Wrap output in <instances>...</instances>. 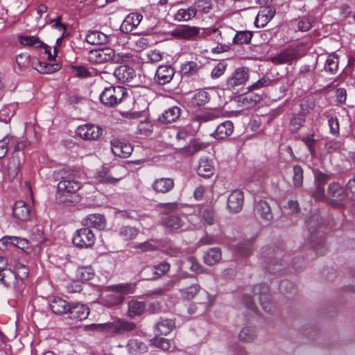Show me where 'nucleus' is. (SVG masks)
Here are the masks:
<instances>
[{"mask_svg": "<svg viewBox=\"0 0 355 355\" xmlns=\"http://www.w3.org/2000/svg\"><path fill=\"white\" fill-rule=\"evenodd\" d=\"M222 257L221 251L218 248H212L208 250L204 254V262L209 265L213 266L218 263Z\"/></svg>", "mask_w": 355, "mask_h": 355, "instance_id": "nucleus-37", "label": "nucleus"}, {"mask_svg": "<svg viewBox=\"0 0 355 355\" xmlns=\"http://www.w3.org/2000/svg\"><path fill=\"white\" fill-rule=\"evenodd\" d=\"M84 329L87 331H92L111 334L110 322L87 324L84 327Z\"/></svg>", "mask_w": 355, "mask_h": 355, "instance_id": "nucleus-50", "label": "nucleus"}, {"mask_svg": "<svg viewBox=\"0 0 355 355\" xmlns=\"http://www.w3.org/2000/svg\"><path fill=\"white\" fill-rule=\"evenodd\" d=\"M13 217L20 221H27L31 217V208L24 201H17L12 209Z\"/></svg>", "mask_w": 355, "mask_h": 355, "instance_id": "nucleus-17", "label": "nucleus"}, {"mask_svg": "<svg viewBox=\"0 0 355 355\" xmlns=\"http://www.w3.org/2000/svg\"><path fill=\"white\" fill-rule=\"evenodd\" d=\"M69 305L67 301L59 297H54L49 302L51 309L57 314L67 313Z\"/></svg>", "mask_w": 355, "mask_h": 355, "instance_id": "nucleus-30", "label": "nucleus"}, {"mask_svg": "<svg viewBox=\"0 0 355 355\" xmlns=\"http://www.w3.org/2000/svg\"><path fill=\"white\" fill-rule=\"evenodd\" d=\"M109 168V174L110 177L114 178V179L110 180L111 184H114L119 181L124 176L126 169L123 166L118 165L116 166H112Z\"/></svg>", "mask_w": 355, "mask_h": 355, "instance_id": "nucleus-48", "label": "nucleus"}, {"mask_svg": "<svg viewBox=\"0 0 355 355\" xmlns=\"http://www.w3.org/2000/svg\"><path fill=\"white\" fill-rule=\"evenodd\" d=\"M8 263L6 259L0 257V282L7 286L15 287L17 286V281L10 268H7Z\"/></svg>", "mask_w": 355, "mask_h": 355, "instance_id": "nucleus-11", "label": "nucleus"}, {"mask_svg": "<svg viewBox=\"0 0 355 355\" xmlns=\"http://www.w3.org/2000/svg\"><path fill=\"white\" fill-rule=\"evenodd\" d=\"M94 178L98 182L107 184H111L110 180H112V178L114 179V178L110 176L109 168L106 167L98 169L94 173Z\"/></svg>", "mask_w": 355, "mask_h": 355, "instance_id": "nucleus-46", "label": "nucleus"}, {"mask_svg": "<svg viewBox=\"0 0 355 355\" xmlns=\"http://www.w3.org/2000/svg\"><path fill=\"white\" fill-rule=\"evenodd\" d=\"M301 57L297 47L291 46L282 51L278 55L272 58V61L275 64L289 63L293 60Z\"/></svg>", "mask_w": 355, "mask_h": 355, "instance_id": "nucleus-13", "label": "nucleus"}, {"mask_svg": "<svg viewBox=\"0 0 355 355\" xmlns=\"http://www.w3.org/2000/svg\"><path fill=\"white\" fill-rule=\"evenodd\" d=\"M174 327L175 323L172 320H162L157 324L156 331L160 335L166 336L173 329Z\"/></svg>", "mask_w": 355, "mask_h": 355, "instance_id": "nucleus-45", "label": "nucleus"}, {"mask_svg": "<svg viewBox=\"0 0 355 355\" xmlns=\"http://www.w3.org/2000/svg\"><path fill=\"white\" fill-rule=\"evenodd\" d=\"M114 75L119 81L125 83L131 80L135 77V73L132 67L121 65L114 70Z\"/></svg>", "mask_w": 355, "mask_h": 355, "instance_id": "nucleus-27", "label": "nucleus"}, {"mask_svg": "<svg viewBox=\"0 0 355 355\" xmlns=\"http://www.w3.org/2000/svg\"><path fill=\"white\" fill-rule=\"evenodd\" d=\"M254 213L257 216L260 217L265 223H270L272 219L270 207L265 200H260L255 202Z\"/></svg>", "mask_w": 355, "mask_h": 355, "instance_id": "nucleus-19", "label": "nucleus"}, {"mask_svg": "<svg viewBox=\"0 0 355 355\" xmlns=\"http://www.w3.org/2000/svg\"><path fill=\"white\" fill-rule=\"evenodd\" d=\"M233 131L234 125L232 122L230 121H225L217 126L212 135L216 139H224L230 136Z\"/></svg>", "mask_w": 355, "mask_h": 355, "instance_id": "nucleus-26", "label": "nucleus"}, {"mask_svg": "<svg viewBox=\"0 0 355 355\" xmlns=\"http://www.w3.org/2000/svg\"><path fill=\"white\" fill-rule=\"evenodd\" d=\"M51 27L60 31L62 35L60 37L57 38L55 45L53 47V53L51 52V49L46 44H44V49L47 58L49 60H54L58 54L59 46L61 45L63 38L67 36V33L65 31L66 26L60 22V17H58L51 21Z\"/></svg>", "mask_w": 355, "mask_h": 355, "instance_id": "nucleus-7", "label": "nucleus"}, {"mask_svg": "<svg viewBox=\"0 0 355 355\" xmlns=\"http://www.w3.org/2000/svg\"><path fill=\"white\" fill-rule=\"evenodd\" d=\"M253 293L254 296H258L257 298L263 309L266 312L271 311L272 305L269 300L268 286L265 284L257 285L254 288Z\"/></svg>", "mask_w": 355, "mask_h": 355, "instance_id": "nucleus-14", "label": "nucleus"}, {"mask_svg": "<svg viewBox=\"0 0 355 355\" xmlns=\"http://www.w3.org/2000/svg\"><path fill=\"white\" fill-rule=\"evenodd\" d=\"M214 167L211 162L207 159H201L198 168V173L204 178H209L212 175Z\"/></svg>", "mask_w": 355, "mask_h": 355, "instance_id": "nucleus-41", "label": "nucleus"}, {"mask_svg": "<svg viewBox=\"0 0 355 355\" xmlns=\"http://www.w3.org/2000/svg\"><path fill=\"white\" fill-rule=\"evenodd\" d=\"M181 110L177 106H173L166 110L162 114L161 121L166 123L175 121L180 116Z\"/></svg>", "mask_w": 355, "mask_h": 355, "instance_id": "nucleus-39", "label": "nucleus"}, {"mask_svg": "<svg viewBox=\"0 0 355 355\" xmlns=\"http://www.w3.org/2000/svg\"><path fill=\"white\" fill-rule=\"evenodd\" d=\"M80 188V183L70 177H62L58 184L57 198L60 202L70 205L80 200V196L76 193Z\"/></svg>", "mask_w": 355, "mask_h": 355, "instance_id": "nucleus-2", "label": "nucleus"}, {"mask_svg": "<svg viewBox=\"0 0 355 355\" xmlns=\"http://www.w3.org/2000/svg\"><path fill=\"white\" fill-rule=\"evenodd\" d=\"M174 74L173 68L167 65H162L157 69L156 79L160 85H164L171 80Z\"/></svg>", "mask_w": 355, "mask_h": 355, "instance_id": "nucleus-24", "label": "nucleus"}, {"mask_svg": "<svg viewBox=\"0 0 355 355\" xmlns=\"http://www.w3.org/2000/svg\"><path fill=\"white\" fill-rule=\"evenodd\" d=\"M10 267H12L14 270L13 273L16 280L17 281V285L19 284V281H22L27 278L29 270L26 265L15 260L10 263Z\"/></svg>", "mask_w": 355, "mask_h": 355, "instance_id": "nucleus-29", "label": "nucleus"}, {"mask_svg": "<svg viewBox=\"0 0 355 355\" xmlns=\"http://www.w3.org/2000/svg\"><path fill=\"white\" fill-rule=\"evenodd\" d=\"M153 132V125L152 124L147 121H141L137 128V133L144 136H149Z\"/></svg>", "mask_w": 355, "mask_h": 355, "instance_id": "nucleus-60", "label": "nucleus"}, {"mask_svg": "<svg viewBox=\"0 0 355 355\" xmlns=\"http://www.w3.org/2000/svg\"><path fill=\"white\" fill-rule=\"evenodd\" d=\"M226 64L224 62L218 63L211 71V76L213 78H218L221 76L226 70Z\"/></svg>", "mask_w": 355, "mask_h": 355, "instance_id": "nucleus-61", "label": "nucleus"}, {"mask_svg": "<svg viewBox=\"0 0 355 355\" xmlns=\"http://www.w3.org/2000/svg\"><path fill=\"white\" fill-rule=\"evenodd\" d=\"M111 333H123L130 331L135 329V324L131 322H126L121 320H117L110 322Z\"/></svg>", "mask_w": 355, "mask_h": 355, "instance_id": "nucleus-31", "label": "nucleus"}, {"mask_svg": "<svg viewBox=\"0 0 355 355\" xmlns=\"http://www.w3.org/2000/svg\"><path fill=\"white\" fill-rule=\"evenodd\" d=\"M193 8L198 12L207 13L211 8V3L209 0H198L193 5Z\"/></svg>", "mask_w": 355, "mask_h": 355, "instance_id": "nucleus-53", "label": "nucleus"}, {"mask_svg": "<svg viewBox=\"0 0 355 355\" xmlns=\"http://www.w3.org/2000/svg\"><path fill=\"white\" fill-rule=\"evenodd\" d=\"M196 16V10L192 6L187 8L179 9L174 15L175 20L178 21H188Z\"/></svg>", "mask_w": 355, "mask_h": 355, "instance_id": "nucleus-36", "label": "nucleus"}, {"mask_svg": "<svg viewBox=\"0 0 355 355\" xmlns=\"http://www.w3.org/2000/svg\"><path fill=\"white\" fill-rule=\"evenodd\" d=\"M200 33V28L191 26L189 25H182L172 31V36L182 40H193Z\"/></svg>", "mask_w": 355, "mask_h": 355, "instance_id": "nucleus-10", "label": "nucleus"}, {"mask_svg": "<svg viewBox=\"0 0 355 355\" xmlns=\"http://www.w3.org/2000/svg\"><path fill=\"white\" fill-rule=\"evenodd\" d=\"M244 200L243 193L241 190H234L229 196L227 205L230 210L238 212L241 210Z\"/></svg>", "mask_w": 355, "mask_h": 355, "instance_id": "nucleus-22", "label": "nucleus"}, {"mask_svg": "<svg viewBox=\"0 0 355 355\" xmlns=\"http://www.w3.org/2000/svg\"><path fill=\"white\" fill-rule=\"evenodd\" d=\"M21 165V156L19 153L12 154L8 158L6 164L3 168V173L5 178L8 180L15 179L19 171Z\"/></svg>", "mask_w": 355, "mask_h": 355, "instance_id": "nucleus-9", "label": "nucleus"}, {"mask_svg": "<svg viewBox=\"0 0 355 355\" xmlns=\"http://www.w3.org/2000/svg\"><path fill=\"white\" fill-rule=\"evenodd\" d=\"M88 59L94 63H103L112 62V63L128 62L132 56L128 53H116L111 48H103L94 49L89 51Z\"/></svg>", "mask_w": 355, "mask_h": 355, "instance_id": "nucleus-3", "label": "nucleus"}, {"mask_svg": "<svg viewBox=\"0 0 355 355\" xmlns=\"http://www.w3.org/2000/svg\"><path fill=\"white\" fill-rule=\"evenodd\" d=\"M94 274L92 266L80 267L76 270V278L80 282H86L93 279Z\"/></svg>", "mask_w": 355, "mask_h": 355, "instance_id": "nucleus-42", "label": "nucleus"}, {"mask_svg": "<svg viewBox=\"0 0 355 355\" xmlns=\"http://www.w3.org/2000/svg\"><path fill=\"white\" fill-rule=\"evenodd\" d=\"M234 251L236 256L248 257L252 252V248L250 243H240L234 248Z\"/></svg>", "mask_w": 355, "mask_h": 355, "instance_id": "nucleus-59", "label": "nucleus"}, {"mask_svg": "<svg viewBox=\"0 0 355 355\" xmlns=\"http://www.w3.org/2000/svg\"><path fill=\"white\" fill-rule=\"evenodd\" d=\"M71 319L78 320H85L89 314V309L85 304L73 303L69 305L68 313Z\"/></svg>", "mask_w": 355, "mask_h": 355, "instance_id": "nucleus-18", "label": "nucleus"}, {"mask_svg": "<svg viewBox=\"0 0 355 355\" xmlns=\"http://www.w3.org/2000/svg\"><path fill=\"white\" fill-rule=\"evenodd\" d=\"M111 148L112 153L116 156L123 158L128 157L133 150V148L130 144L117 139L112 140Z\"/></svg>", "mask_w": 355, "mask_h": 355, "instance_id": "nucleus-16", "label": "nucleus"}, {"mask_svg": "<svg viewBox=\"0 0 355 355\" xmlns=\"http://www.w3.org/2000/svg\"><path fill=\"white\" fill-rule=\"evenodd\" d=\"M256 337L255 331L252 327H244L239 334L240 340L245 343L252 342Z\"/></svg>", "mask_w": 355, "mask_h": 355, "instance_id": "nucleus-51", "label": "nucleus"}, {"mask_svg": "<svg viewBox=\"0 0 355 355\" xmlns=\"http://www.w3.org/2000/svg\"><path fill=\"white\" fill-rule=\"evenodd\" d=\"M127 94L123 87H105L100 95L101 102L106 106L114 107L119 104Z\"/></svg>", "mask_w": 355, "mask_h": 355, "instance_id": "nucleus-4", "label": "nucleus"}, {"mask_svg": "<svg viewBox=\"0 0 355 355\" xmlns=\"http://www.w3.org/2000/svg\"><path fill=\"white\" fill-rule=\"evenodd\" d=\"M200 291V286L198 284H192L188 287L180 289L181 297L184 300H191Z\"/></svg>", "mask_w": 355, "mask_h": 355, "instance_id": "nucleus-44", "label": "nucleus"}, {"mask_svg": "<svg viewBox=\"0 0 355 355\" xmlns=\"http://www.w3.org/2000/svg\"><path fill=\"white\" fill-rule=\"evenodd\" d=\"M248 79V71L243 68L237 69L232 77L228 78L227 85L229 87H235L243 85Z\"/></svg>", "mask_w": 355, "mask_h": 355, "instance_id": "nucleus-23", "label": "nucleus"}, {"mask_svg": "<svg viewBox=\"0 0 355 355\" xmlns=\"http://www.w3.org/2000/svg\"><path fill=\"white\" fill-rule=\"evenodd\" d=\"M147 349L146 344L137 339L130 340L127 344V349L132 355H139L146 352Z\"/></svg>", "mask_w": 355, "mask_h": 355, "instance_id": "nucleus-38", "label": "nucleus"}, {"mask_svg": "<svg viewBox=\"0 0 355 355\" xmlns=\"http://www.w3.org/2000/svg\"><path fill=\"white\" fill-rule=\"evenodd\" d=\"M338 59L335 54H331L326 60L324 69L331 73H334L338 69Z\"/></svg>", "mask_w": 355, "mask_h": 355, "instance_id": "nucleus-55", "label": "nucleus"}, {"mask_svg": "<svg viewBox=\"0 0 355 355\" xmlns=\"http://www.w3.org/2000/svg\"><path fill=\"white\" fill-rule=\"evenodd\" d=\"M77 135L84 140H96L103 135V129L92 123H85L78 127Z\"/></svg>", "mask_w": 355, "mask_h": 355, "instance_id": "nucleus-8", "label": "nucleus"}, {"mask_svg": "<svg viewBox=\"0 0 355 355\" xmlns=\"http://www.w3.org/2000/svg\"><path fill=\"white\" fill-rule=\"evenodd\" d=\"M146 310L144 302L137 300H131L128 303V315L134 317L141 315Z\"/></svg>", "mask_w": 355, "mask_h": 355, "instance_id": "nucleus-43", "label": "nucleus"}, {"mask_svg": "<svg viewBox=\"0 0 355 355\" xmlns=\"http://www.w3.org/2000/svg\"><path fill=\"white\" fill-rule=\"evenodd\" d=\"M174 185L173 179L170 178H160L153 182L152 189L156 193H166L173 189Z\"/></svg>", "mask_w": 355, "mask_h": 355, "instance_id": "nucleus-21", "label": "nucleus"}, {"mask_svg": "<svg viewBox=\"0 0 355 355\" xmlns=\"http://www.w3.org/2000/svg\"><path fill=\"white\" fill-rule=\"evenodd\" d=\"M302 140L308 148L312 157L315 158L318 157L320 159H323L324 157V153L322 152L318 153L316 150V140L315 139L314 134H308L306 135H304L302 138Z\"/></svg>", "mask_w": 355, "mask_h": 355, "instance_id": "nucleus-28", "label": "nucleus"}, {"mask_svg": "<svg viewBox=\"0 0 355 355\" xmlns=\"http://www.w3.org/2000/svg\"><path fill=\"white\" fill-rule=\"evenodd\" d=\"M187 217L182 216L181 217L171 216L166 218L164 220V225L171 230H186L189 228L187 224Z\"/></svg>", "mask_w": 355, "mask_h": 355, "instance_id": "nucleus-20", "label": "nucleus"}, {"mask_svg": "<svg viewBox=\"0 0 355 355\" xmlns=\"http://www.w3.org/2000/svg\"><path fill=\"white\" fill-rule=\"evenodd\" d=\"M143 19L142 15L139 12H131L123 19L120 30L122 33H129L136 29Z\"/></svg>", "mask_w": 355, "mask_h": 355, "instance_id": "nucleus-15", "label": "nucleus"}, {"mask_svg": "<svg viewBox=\"0 0 355 355\" xmlns=\"http://www.w3.org/2000/svg\"><path fill=\"white\" fill-rule=\"evenodd\" d=\"M85 224L98 230H103L105 227V219L100 214H90L85 218Z\"/></svg>", "mask_w": 355, "mask_h": 355, "instance_id": "nucleus-34", "label": "nucleus"}, {"mask_svg": "<svg viewBox=\"0 0 355 355\" xmlns=\"http://www.w3.org/2000/svg\"><path fill=\"white\" fill-rule=\"evenodd\" d=\"M146 55L148 60L152 63L157 62L162 59V53L157 49L148 51Z\"/></svg>", "mask_w": 355, "mask_h": 355, "instance_id": "nucleus-63", "label": "nucleus"}, {"mask_svg": "<svg viewBox=\"0 0 355 355\" xmlns=\"http://www.w3.org/2000/svg\"><path fill=\"white\" fill-rule=\"evenodd\" d=\"M313 174L315 189L312 191L313 198L317 200L327 202L335 207H343L348 195L343 187L337 182H332L326 190L325 185L330 179V175L320 171H315Z\"/></svg>", "mask_w": 355, "mask_h": 355, "instance_id": "nucleus-1", "label": "nucleus"}, {"mask_svg": "<svg viewBox=\"0 0 355 355\" xmlns=\"http://www.w3.org/2000/svg\"><path fill=\"white\" fill-rule=\"evenodd\" d=\"M285 212L287 214H295L300 211L299 205L297 200H289L284 207Z\"/></svg>", "mask_w": 355, "mask_h": 355, "instance_id": "nucleus-62", "label": "nucleus"}, {"mask_svg": "<svg viewBox=\"0 0 355 355\" xmlns=\"http://www.w3.org/2000/svg\"><path fill=\"white\" fill-rule=\"evenodd\" d=\"M85 40L93 45L103 44L107 42V36L100 31H91L87 33Z\"/></svg>", "mask_w": 355, "mask_h": 355, "instance_id": "nucleus-35", "label": "nucleus"}, {"mask_svg": "<svg viewBox=\"0 0 355 355\" xmlns=\"http://www.w3.org/2000/svg\"><path fill=\"white\" fill-rule=\"evenodd\" d=\"M347 195V198L353 199L355 198V180L351 179L348 181L346 189H345Z\"/></svg>", "mask_w": 355, "mask_h": 355, "instance_id": "nucleus-64", "label": "nucleus"}, {"mask_svg": "<svg viewBox=\"0 0 355 355\" xmlns=\"http://www.w3.org/2000/svg\"><path fill=\"white\" fill-rule=\"evenodd\" d=\"M275 10L270 7L263 8L257 14L255 25L257 27H264L275 16Z\"/></svg>", "mask_w": 355, "mask_h": 355, "instance_id": "nucleus-25", "label": "nucleus"}, {"mask_svg": "<svg viewBox=\"0 0 355 355\" xmlns=\"http://www.w3.org/2000/svg\"><path fill=\"white\" fill-rule=\"evenodd\" d=\"M150 343L163 351L173 352L175 349L173 341L165 338L155 336L150 340Z\"/></svg>", "mask_w": 355, "mask_h": 355, "instance_id": "nucleus-33", "label": "nucleus"}, {"mask_svg": "<svg viewBox=\"0 0 355 355\" xmlns=\"http://www.w3.org/2000/svg\"><path fill=\"white\" fill-rule=\"evenodd\" d=\"M170 265L166 262L160 263L158 265L155 266L153 268H150L149 270L153 272V279L157 278L159 276L164 275L169 270Z\"/></svg>", "mask_w": 355, "mask_h": 355, "instance_id": "nucleus-57", "label": "nucleus"}, {"mask_svg": "<svg viewBox=\"0 0 355 355\" xmlns=\"http://www.w3.org/2000/svg\"><path fill=\"white\" fill-rule=\"evenodd\" d=\"M107 291L113 293L105 296V303L107 306H115L119 304L123 300V295L133 292L134 286L131 284H118L107 287Z\"/></svg>", "mask_w": 355, "mask_h": 355, "instance_id": "nucleus-5", "label": "nucleus"}, {"mask_svg": "<svg viewBox=\"0 0 355 355\" xmlns=\"http://www.w3.org/2000/svg\"><path fill=\"white\" fill-rule=\"evenodd\" d=\"M201 65L193 62H187L182 67V71L184 74L193 75L198 71L200 69Z\"/></svg>", "mask_w": 355, "mask_h": 355, "instance_id": "nucleus-58", "label": "nucleus"}, {"mask_svg": "<svg viewBox=\"0 0 355 355\" xmlns=\"http://www.w3.org/2000/svg\"><path fill=\"white\" fill-rule=\"evenodd\" d=\"M19 40L22 45L34 47H44L42 42L35 36L21 35L19 37Z\"/></svg>", "mask_w": 355, "mask_h": 355, "instance_id": "nucleus-49", "label": "nucleus"}, {"mask_svg": "<svg viewBox=\"0 0 355 355\" xmlns=\"http://www.w3.org/2000/svg\"><path fill=\"white\" fill-rule=\"evenodd\" d=\"M138 230L130 226H123L119 230V235L124 241H130L136 238Z\"/></svg>", "mask_w": 355, "mask_h": 355, "instance_id": "nucleus-47", "label": "nucleus"}, {"mask_svg": "<svg viewBox=\"0 0 355 355\" xmlns=\"http://www.w3.org/2000/svg\"><path fill=\"white\" fill-rule=\"evenodd\" d=\"M303 170L299 165L293 166V182L295 187H300L303 184Z\"/></svg>", "mask_w": 355, "mask_h": 355, "instance_id": "nucleus-56", "label": "nucleus"}, {"mask_svg": "<svg viewBox=\"0 0 355 355\" xmlns=\"http://www.w3.org/2000/svg\"><path fill=\"white\" fill-rule=\"evenodd\" d=\"M209 100V94L204 90H199L196 92L190 98V102L194 106L203 105L206 104Z\"/></svg>", "mask_w": 355, "mask_h": 355, "instance_id": "nucleus-40", "label": "nucleus"}, {"mask_svg": "<svg viewBox=\"0 0 355 355\" xmlns=\"http://www.w3.org/2000/svg\"><path fill=\"white\" fill-rule=\"evenodd\" d=\"M96 241V236L89 228H81L78 230L73 237V243L80 248H88L93 246Z\"/></svg>", "mask_w": 355, "mask_h": 355, "instance_id": "nucleus-6", "label": "nucleus"}, {"mask_svg": "<svg viewBox=\"0 0 355 355\" xmlns=\"http://www.w3.org/2000/svg\"><path fill=\"white\" fill-rule=\"evenodd\" d=\"M60 69L59 64H51L47 62H40L37 70L42 73H53Z\"/></svg>", "mask_w": 355, "mask_h": 355, "instance_id": "nucleus-52", "label": "nucleus"}, {"mask_svg": "<svg viewBox=\"0 0 355 355\" xmlns=\"http://www.w3.org/2000/svg\"><path fill=\"white\" fill-rule=\"evenodd\" d=\"M18 109L17 103H11L4 105L0 110V121L6 123L10 122Z\"/></svg>", "mask_w": 355, "mask_h": 355, "instance_id": "nucleus-32", "label": "nucleus"}, {"mask_svg": "<svg viewBox=\"0 0 355 355\" xmlns=\"http://www.w3.org/2000/svg\"><path fill=\"white\" fill-rule=\"evenodd\" d=\"M1 241L3 243L11 244L27 253H31L32 250L36 251L40 248L37 244L33 245L28 240L17 236H6Z\"/></svg>", "mask_w": 355, "mask_h": 355, "instance_id": "nucleus-12", "label": "nucleus"}, {"mask_svg": "<svg viewBox=\"0 0 355 355\" xmlns=\"http://www.w3.org/2000/svg\"><path fill=\"white\" fill-rule=\"evenodd\" d=\"M252 34L250 31L238 32L233 39L234 44H248L251 41Z\"/></svg>", "mask_w": 355, "mask_h": 355, "instance_id": "nucleus-54", "label": "nucleus"}]
</instances>
